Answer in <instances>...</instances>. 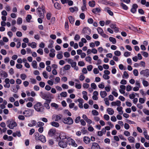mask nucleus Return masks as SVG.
Segmentation results:
<instances>
[{
	"mask_svg": "<svg viewBox=\"0 0 149 149\" xmlns=\"http://www.w3.org/2000/svg\"><path fill=\"white\" fill-rule=\"evenodd\" d=\"M59 137L60 139H64L68 137L66 135V134L63 132H61L60 133Z\"/></svg>",
	"mask_w": 149,
	"mask_h": 149,
	"instance_id": "13",
	"label": "nucleus"
},
{
	"mask_svg": "<svg viewBox=\"0 0 149 149\" xmlns=\"http://www.w3.org/2000/svg\"><path fill=\"white\" fill-rule=\"evenodd\" d=\"M120 4L121 6L124 9L127 10L128 9V7L125 4H124L123 3H121Z\"/></svg>",
	"mask_w": 149,
	"mask_h": 149,
	"instance_id": "47",
	"label": "nucleus"
},
{
	"mask_svg": "<svg viewBox=\"0 0 149 149\" xmlns=\"http://www.w3.org/2000/svg\"><path fill=\"white\" fill-rule=\"evenodd\" d=\"M141 3L142 5H145L146 7L149 6V2H146V0H141Z\"/></svg>",
	"mask_w": 149,
	"mask_h": 149,
	"instance_id": "21",
	"label": "nucleus"
},
{
	"mask_svg": "<svg viewBox=\"0 0 149 149\" xmlns=\"http://www.w3.org/2000/svg\"><path fill=\"white\" fill-rule=\"evenodd\" d=\"M60 95L61 97H66L67 96V93L66 92H62L60 94Z\"/></svg>",
	"mask_w": 149,
	"mask_h": 149,
	"instance_id": "44",
	"label": "nucleus"
},
{
	"mask_svg": "<svg viewBox=\"0 0 149 149\" xmlns=\"http://www.w3.org/2000/svg\"><path fill=\"white\" fill-rule=\"evenodd\" d=\"M138 7L137 5L136 4H134L133 5L132 8L131 9V11L132 13H134L136 11V9Z\"/></svg>",
	"mask_w": 149,
	"mask_h": 149,
	"instance_id": "11",
	"label": "nucleus"
},
{
	"mask_svg": "<svg viewBox=\"0 0 149 149\" xmlns=\"http://www.w3.org/2000/svg\"><path fill=\"white\" fill-rule=\"evenodd\" d=\"M97 31L99 34L101 35L104 38H107L108 36L106 34L104 33L102 29L100 27H98L97 28Z\"/></svg>",
	"mask_w": 149,
	"mask_h": 149,
	"instance_id": "6",
	"label": "nucleus"
},
{
	"mask_svg": "<svg viewBox=\"0 0 149 149\" xmlns=\"http://www.w3.org/2000/svg\"><path fill=\"white\" fill-rule=\"evenodd\" d=\"M35 109L37 112H42L44 111V108L42 104L40 102H38L34 106Z\"/></svg>",
	"mask_w": 149,
	"mask_h": 149,
	"instance_id": "1",
	"label": "nucleus"
},
{
	"mask_svg": "<svg viewBox=\"0 0 149 149\" xmlns=\"http://www.w3.org/2000/svg\"><path fill=\"white\" fill-rule=\"evenodd\" d=\"M61 86L62 88L64 89H67L69 87L68 86L65 84H62Z\"/></svg>",
	"mask_w": 149,
	"mask_h": 149,
	"instance_id": "59",
	"label": "nucleus"
},
{
	"mask_svg": "<svg viewBox=\"0 0 149 149\" xmlns=\"http://www.w3.org/2000/svg\"><path fill=\"white\" fill-rule=\"evenodd\" d=\"M104 118L106 120H108L110 118L109 116L107 114H105L104 116Z\"/></svg>",
	"mask_w": 149,
	"mask_h": 149,
	"instance_id": "53",
	"label": "nucleus"
},
{
	"mask_svg": "<svg viewBox=\"0 0 149 149\" xmlns=\"http://www.w3.org/2000/svg\"><path fill=\"white\" fill-rule=\"evenodd\" d=\"M91 149H100V147L97 143L93 142L92 144Z\"/></svg>",
	"mask_w": 149,
	"mask_h": 149,
	"instance_id": "9",
	"label": "nucleus"
},
{
	"mask_svg": "<svg viewBox=\"0 0 149 149\" xmlns=\"http://www.w3.org/2000/svg\"><path fill=\"white\" fill-rule=\"evenodd\" d=\"M109 41L112 42L113 44H115L116 43V40L115 38L112 37H110L109 38Z\"/></svg>",
	"mask_w": 149,
	"mask_h": 149,
	"instance_id": "33",
	"label": "nucleus"
},
{
	"mask_svg": "<svg viewBox=\"0 0 149 149\" xmlns=\"http://www.w3.org/2000/svg\"><path fill=\"white\" fill-rule=\"evenodd\" d=\"M69 10L71 12L73 13L75 11H77L78 10V8L77 7H70L69 8Z\"/></svg>",
	"mask_w": 149,
	"mask_h": 149,
	"instance_id": "25",
	"label": "nucleus"
},
{
	"mask_svg": "<svg viewBox=\"0 0 149 149\" xmlns=\"http://www.w3.org/2000/svg\"><path fill=\"white\" fill-rule=\"evenodd\" d=\"M129 75L127 72L126 71H124L122 77L123 79H127L128 78Z\"/></svg>",
	"mask_w": 149,
	"mask_h": 149,
	"instance_id": "30",
	"label": "nucleus"
},
{
	"mask_svg": "<svg viewBox=\"0 0 149 149\" xmlns=\"http://www.w3.org/2000/svg\"><path fill=\"white\" fill-rule=\"evenodd\" d=\"M6 123L7 127L10 129H13L14 127L17 126L16 123L14 121H11L10 120H8L7 121Z\"/></svg>",
	"mask_w": 149,
	"mask_h": 149,
	"instance_id": "2",
	"label": "nucleus"
},
{
	"mask_svg": "<svg viewBox=\"0 0 149 149\" xmlns=\"http://www.w3.org/2000/svg\"><path fill=\"white\" fill-rule=\"evenodd\" d=\"M83 6L81 7V10L83 12L86 9V1H83Z\"/></svg>",
	"mask_w": 149,
	"mask_h": 149,
	"instance_id": "23",
	"label": "nucleus"
},
{
	"mask_svg": "<svg viewBox=\"0 0 149 149\" xmlns=\"http://www.w3.org/2000/svg\"><path fill=\"white\" fill-rule=\"evenodd\" d=\"M40 95L42 98L46 100H49V96L46 93H44L42 92H40Z\"/></svg>",
	"mask_w": 149,
	"mask_h": 149,
	"instance_id": "7",
	"label": "nucleus"
},
{
	"mask_svg": "<svg viewBox=\"0 0 149 149\" xmlns=\"http://www.w3.org/2000/svg\"><path fill=\"white\" fill-rule=\"evenodd\" d=\"M88 5L90 7H93L95 5V2L93 1H90L88 2Z\"/></svg>",
	"mask_w": 149,
	"mask_h": 149,
	"instance_id": "37",
	"label": "nucleus"
},
{
	"mask_svg": "<svg viewBox=\"0 0 149 149\" xmlns=\"http://www.w3.org/2000/svg\"><path fill=\"white\" fill-rule=\"evenodd\" d=\"M108 113L110 115H112L114 113V111L113 109L109 108L107 110Z\"/></svg>",
	"mask_w": 149,
	"mask_h": 149,
	"instance_id": "19",
	"label": "nucleus"
},
{
	"mask_svg": "<svg viewBox=\"0 0 149 149\" xmlns=\"http://www.w3.org/2000/svg\"><path fill=\"white\" fill-rule=\"evenodd\" d=\"M99 2L101 3L107 4L108 3L107 1L106 0H100Z\"/></svg>",
	"mask_w": 149,
	"mask_h": 149,
	"instance_id": "55",
	"label": "nucleus"
},
{
	"mask_svg": "<svg viewBox=\"0 0 149 149\" xmlns=\"http://www.w3.org/2000/svg\"><path fill=\"white\" fill-rule=\"evenodd\" d=\"M80 37L79 35L77 34H76L75 35L74 38V39L75 41H78L80 39Z\"/></svg>",
	"mask_w": 149,
	"mask_h": 149,
	"instance_id": "40",
	"label": "nucleus"
},
{
	"mask_svg": "<svg viewBox=\"0 0 149 149\" xmlns=\"http://www.w3.org/2000/svg\"><path fill=\"white\" fill-rule=\"evenodd\" d=\"M20 77L22 80H24L26 77V76L25 74H21L20 75Z\"/></svg>",
	"mask_w": 149,
	"mask_h": 149,
	"instance_id": "50",
	"label": "nucleus"
},
{
	"mask_svg": "<svg viewBox=\"0 0 149 149\" xmlns=\"http://www.w3.org/2000/svg\"><path fill=\"white\" fill-rule=\"evenodd\" d=\"M141 53L142 55L145 57H148V54L147 52H141Z\"/></svg>",
	"mask_w": 149,
	"mask_h": 149,
	"instance_id": "54",
	"label": "nucleus"
},
{
	"mask_svg": "<svg viewBox=\"0 0 149 149\" xmlns=\"http://www.w3.org/2000/svg\"><path fill=\"white\" fill-rule=\"evenodd\" d=\"M133 73L135 76H137L138 74V70L136 69H134L133 71Z\"/></svg>",
	"mask_w": 149,
	"mask_h": 149,
	"instance_id": "62",
	"label": "nucleus"
},
{
	"mask_svg": "<svg viewBox=\"0 0 149 149\" xmlns=\"http://www.w3.org/2000/svg\"><path fill=\"white\" fill-rule=\"evenodd\" d=\"M92 11L93 13L96 14L99 13L101 11V9L99 8H97L93 9Z\"/></svg>",
	"mask_w": 149,
	"mask_h": 149,
	"instance_id": "18",
	"label": "nucleus"
},
{
	"mask_svg": "<svg viewBox=\"0 0 149 149\" xmlns=\"http://www.w3.org/2000/svg\"><path fill=\"white\" fill-rule=\"evenodd\" d=\"M121 102L120 101L117 100L116 102H113L111 103L112 106H120L121 105Z\"/></svg>",
	"mask_w": 149,
	"mask_h": 149,
	"instance_id": "15",
	"label": "nucleus"
},
{
	"mask_svg": "<svg viewBox=\"0 0 149 149\" xmlns=\"http://www.w3.org/2000/svg\"><path fill=\"white\" fill-rule=\"evenodd\" d=\"M31 46L33 48H35L36 47V43L35 42H32L31 44H30Z\"/></svg>",
	"mask_w": 149,
	"mask_h": 149,
	"instance_id": "64",
	"label": "nucleus"
},
{
	"mask_svg": "<svg viewBox=\"0 0 149 149\" xmlns=\"http://www.w3.org/2000/svg\"><path fill=\"white\" fill-rule=\"evenodd\" d=\"M32 65L34 68L36 69L37 67V63L36 61H33L32 63Z\"/></svg>",
	"mask_w": 149,
	"mask_h": 149,
	"instance_id": "32",
	"label": "nucleus"
},
{
	"mask_svg": "<svg viewBox=\"0 0 149 149\" xmlns=\"http://www.w3.org/2000/svg\"><path fill=\"white\" fill-rule=\"evenodd\" d=\"M92 113L94 116H97L98 115L99 113L98 111L95 110H93L92 111Z\"/></svg>",
	"mask_w": 149,
	"mask_h": 149,
	"instance_id": "46",
	"label": "nucleus"
},
{
	"mask_svg": "<svg viewBox=\"0 0 149 149\" xmlns=\"http://www.w3.org/2000/svg\"><path fill=\"white\" fill-rule=\"evenodd\" d=\"M17 24H21L22 22V18L20 17H19L17 19Z\"/></svg>",
	"mask_w": 149,
	"mask_h": 149,
	"instance_id": "58",
	"label": "nucleus"
},
{
	"mask_svg": "<svg viewBox=\"0 0 149 149\" xmlns=\"http://www.w3.org/2000/svg\"><path fill=\"white\" fill-rule=\"evenodd\" d=\"M56 132V130L54 129H50L48 132V135L52 137L54 135Z\"/></svg>",
	"mask_w": 149,
	"mask_h": 149,
	"instance_id": "12",
	"label": "nucleus"
},
{
	"mask_svg": "<svg viewBox=\"0 0 149 149\" xmlns=\"http://www.w3.org/2000/svg\"><path fill=\"white\" fill-rule=\"evenodd\" d=\"M130 55V53L128 52H125L124 54V56L126 57L129 56Z\"/></svg>",
	"mask_w": 149,
	"mask_h": 149,
	"instance_id": "56",
	"label": "nucleus"
},
{
	"mask_svg": "<svg viewBox=\"0 0 149 149\" xmlns=\"http://www.w3.org/2000/svg\"><path fill=\"white\" fill-rule=\"evenodd\" d=\"M135 96L134 93L133 92L131 94H130L129 95V97L130 99H134Z\"/></svg>",
	"mask_w": 149,
	"mask_h": 149,
	"instance_id": "52",
	"label": "nucleus"
},
{
	"mask_svg": "<svg viewBox=\"0 0 149 149\" xmlns=\"http://www.w3.org/2000/svg\"><path fill=\"white\" fill-rule=\"evenodd\" d=\"M123 107H118L117 108V110L119 112V113L120 114H122L123 113V111H122Z\"/></svg>",
	"mask_w": 149,
	"mask_h": 149,
	"instance_id": "31",
	"label": "nucleus"
},
{
	"mask_svg": "<svg viewBox=\"0 0 149 149\" xmlns=\"http://www.w3.org/2000/svg\"><path fill=\"white\" fill-rule=\"evenodd\" d=\"M31 18V16L30 15H28L26 18V20L27 22H29Z\"/></svg>",
	"mask_w": 149,
	"mask_h": 149,
	"instance_id": "43",
	"label": "nucleus"
},
{
	"mask_svg": "<svg viewBox=\"0 0 149 149\" xmlns=\"http://www.w3.org/2000/svg\"><path fill=\"white\" fill-rule=\"evenodd\" d=\"M105 10L111 16H112L113 15V13L112 12L109 8H105Z\"/></svg>",
	"mask_w": 149,
	"mask_h": 149,
	"instance_id": "27",
	"label": "nucleus"
},
{
	"mask_svg": "<svg viewBox=\"0 0 149 149\" xmlns=\"http://www.w3.org/2000/svg\"><path fill=\"white\" fill-rule=\"evenodd\" d=\"M37 125L36 126V127H42L44 125V123L41 122H38L37 123Z\"/></svg>",
	"mask_w": 149,
	"mask_h": 149,
	"instance_id": "38",
	"label": "nucleus"
},
{
	"mask_svg": "<svg viewBox=\"0 0 149 149\" xmlns=\"http://www.w3.org/2000/svg\"><path fill=\"white\" fill-rule=\"evenodd\" d=\"M51 124L52 126L56 127H58L59 126V124L58 123L56 122H51Z\"/></svg>",
	"mask_w": 149,
	"mask_h": 149,
	"instance_id": "29",
	"label": "nucleus"
},
{
	"mask_svg": "<svg viewBox=\"0 0 149 149\" xmlns=\"http://www.w3.org/2000/svg\"><path fill=\"white\" fill-rule=\"evenodd\" d=\"M68 19L70 22L72 24H73L74 22V18L72 16H70L68 17Z\"/></svg>",
	"mask_w": 149,
	"mask_h": 149,
	"instance_id": "28",
	"label": "nucleus"
},
{
	"mask_svg": "<svg viewBox=\"0 0 149 149\" xmlns=\"http://www.w3.org/2000/svg\"><path fill=\"white\" fill-rule=\"evenodd\" d=\"M73 140L71 138L68 137L67 139V143L69 145H71L73 142Z\"/></svg>",
	"mask_w": 149,
	"mask_h": 149,
	"instance_id": "26",
	"label": "nucleus"
},
{
	"mask_svg": "<svg viewBox=\"0 0 149 149\" xmlns=\"http://www.w3.org/2000/svg\"><path fill=\"white\" fill-rule=\"evenodd\" d=\"M64 56L66 58H68L70 56V53L68 52H65L64 54Z\"/></svg>",
	"mask_w": 149,
	"mask_h": 149,
	"instance_id": "61",
	"label": "nucleus"
},
{
	"mask_svg": "<svg viewBox=\"0 0 149 149\" xmlns=\"http://www.w3.org/2000/svg\"><path fill=\"white\" fill-rule=\"evenodd\" d=\"M142 84L144 87H147L149 85L148 82L144 79L142 81Z\"/></svg>",
	"mask_w": 149,
	"mask_h": 149,
	"instance_id": "36",
	"label": "nucleus"
},
{
	"mask_svg": "<svg viewBox=\"0 0 149 149\" xmlns=\"http://www.w3.org/2000/svg\"><path fill=\"white\" fill-rule=\"evenodd\" d=\"M61 115H56V118L55 120L56 121H58L61 119Z\"/></svg>",
	"mask_w": 149,
	"mask_h": 149,
	"instance_id": "39",
	"label": "nucleus"
},
{
	"mask_svg": "<svg viewBox=\"0 0 149 149\" xmlns=\"http://www.w3.org/2000/svg\"><path fill=\"white\" fill-rule=\"evenodd\" d=\"M60 78L59 77H56L55 79V84H57L60 81Z\"/></svg>",
	"mask_w": 149,
	"mask_h": 149,
	"instance_id": "45",
	"label": "nucleus"
},
{
	"mask_svg": "<svg viewBox=\"0 0 149 149\" xmlns=\"http://www.w3.org/2000/svg\"><path fill=\"white\" fill-rule=\"evenodd\" d=\"M54 6L55 8L57 9H59L60 8V5L58 3H55Z\"/></svg>",
	"mask_w": 149,
	"mask_h": 149,
	"instance_id": "49",
	"label": "nucleus"
},
{
	"mask_svg": "<svg viewBox=\"0 0 149 149\" xmlns=\"http://www.w3.org/2000/svg\"><path fill=\"white\" fill-rule=\"evenodd\" d=\"M71 68L70 66L69 65H65L64 67V69L65 70H68L70 69Z\"/></svg>",
	"mask_w": 149,
	"mask_h": 149,
	"instance_id": "41",
	"label": "nucleus"
},
{
	"mask_svg": "<svg viewBox=\"0 0 149 149\" xmlns=\"http://www.w3.org/2000/svg\"><path fill=\"white\" fill-rule=\"evenodd\" d=\"M91 87L92 89H96L97 88V86L96 84L94 83H92L91 84Z\"/></svg>",
	"mask_w": 149,
	"mask_h": 149,
	"instance_id": "57",
	"label": "nucleus"
},
{
	"mask_svg": "<svg viewBox=\"0 0 149 149\" xmlns=\"http://www.w3.org/2000/svg\"><path fill=\"white\" fill-rule=\"evenodd\" d=\"M85 60L87 62H89L90 64L91 63V61L92 60V58L90 56H88L86 57L85 58Z\"/></svg>",
	"mask_w": 149,
	"mask_h": 149,
	"instance_id": "35",
	"label": "nucleus"
},
{
	"mask_svg": "<svg viewBox=\"0 0 149 149\" xmlns=\"http://www.w3.org/2000/svg\"><path fill=\"white\" fill-rule=\"evenodd\" d=\"M81 117L80 116H79L77 117L75 120V122L76 123H79Z\"/></svg>",
	"mask_w": 149,
	"mask_h": 149,
	"instance_id": "51",
	"label": "nucleus"
},
{
	"mask_svg": "<svg viewBox=\"0 0 149 149\" xmlns=\"http://www.w3.org/2000/svg\"><path fill=\"white\" fill-rule=\"evenodd\" d=\"M114 54L116 56H119L121 55V52L119 51H116L114 52Z\"/></svg>",
	"mask_w": 149,
	"mask_h": 149,
	"instance_id": "48",
	"label": "nucleus"
},
{
	"mask_svg": "<svg viewBox=\"0 0 149 149\" xmlns=\"http://www.w3.org/2000/svg\"><path fill=\"white\" fill-rule=\"evenodd\" d=\"M51 105L52 107H54L56 109L58 107V105L55 103H52Z\"/></svg>",
	"mask_w": 149,
	"mask_h": 149,
	"instance_id": "42",
	"label": "nucleus"
},
{
	"mask_svg": "<svg viewBox=\"0 0 149 149\" xmlns=\"http://www.w3.org/2000/svg\"><path fill=\"white\" fill-rule=\"evenodd\" d=\"M57 57L58 59H61L63 58V56L61 54L59 53L57 55Z\"/></svg>",
	"mask_w": 149,
	"mask_h": 149,
	"instance_id": "63",
	"label": "nucleus"
},
{
	"mask_svg": "<svg viewBox=\"0 0 149 149\" xmlns=\"http://www.w3.org/2000/svg\"><path fill=\"white\" fill-rule=\"evenodd\" d=\"M100 95L102 98H104L107 95V93L105 91H101L100 93Z\"/></svg>",
	"mask_w": 149,
	"mask_h": 149,
	"instance_id": "20",
	"label": "nucleus"
},
{
	"mask_svg": "<svg viewBox=\"0 0 149 149\" xmlns=\"http://www.w3.org/2000/svg\"><path fill=\"white\" fill-rule=\"evenodd\" d=\"M128 140L130 142L134 143V142L135 139L132 136H130L128 138Z\"/></svg>",
	"mask_w": 149,
	"mask_h": 149,
	"instance_id": "34",
	"label": "nucleus"
},
{
	"mask_svg": "<svg viewBox=\"0 0 149 149\" xmlns=\"http://www.w3.org/2000/svg\"><path fill=\"white\" fill-rule=\"evenodd\" d=\"M63 123L68 125H70L73 123V120L72 118L70 117L64 118L63 119Z\"/></svg>",
	"mask_w": 149,
	"mask_h": 149,
	"instance_id": "3",
	"label": "nucleus"
},
{
	"mask_svg": "<svg viewBox=\"0 0 149 149\" xmlns=\"http://www.w3.org/2000/svg\"><path fill=\"white\" fill-rule=\"evenodd\" d=\"M71 67L72 68H74V69L77 71L78 70L79 68L78 67L76 66L77 65V63L76 62L74 61H73L70 64Z\"/></svg>",
	"mask_w": 149,
	"mask_h": 149,
	"instance_id": "16",
	"label": "nucleus"
},
{
	"mask_svg": "<svg viewBox=\"0 0 149 149\" xmlns=\"http://www.w3.org/2000/svg\"><path fill=\"white\" fill-rule=\"evenodd\" d=\"M23 114L26 117H30L32 116V111L29 110H25L23 112Z\"/></svg>",
	"mask_w": 149,
	"mask_h": 149,
	"instance_id": "8",
	"label": "nucleus"
},
{
	"mask_svg": "<svg viewBox=\"0 0 149 149\" xmlns=\"http://www.w3.org/2000/svg\"><path fill=\"white\" fill-rule=\"evenodd\" d=\"M83 141L86 144H88L91 141L90 139L87 136H84L83 138Z\"/></svg>",
	"mask_w": 149,
	"mask_h": 149,
	"instance_id": "17",
	"label": "nucleus"
},
{
	"mask_svg": "<svg viewBox=\"0 0 149 149\" xmlns=\"http://www.w3.org/2000/svg\"><path fill=\"white\" fill-rule=\"evenodd\" d=\"M13 136L15 137L16 136H17L18 137L21 136V134L20 131H17L13 133Z\"/></svg>",
	"mask_w": 149,
	"mask_h": 149,
	"instance_id": "24",
	"label": "nucleus"
},
{
	"mask_svg": "<svg viewBox=\"0 0 149 149\" xmlns=\"http://www.w3.org/2000/svg\"><path fill=\"white\" fill-rule=\"evenodd\" d=\"M58 145L60 147L64 148L67 146V143L66 142L61 140L58 142Z\"/></svg>",
	"mask_w": 149,
	"mask_h": 149,
	"instance_id": "10",
	"label": "nucleus"
},
{
	"mask_svg": "<svg viewBox=\"0 0 149 149\" xmlns=\"http://www.w3.org/2000/svg\"><path fill=\"white\" fill-rule=\"evenodd\" d=\"M140 74L143 75V76L147 77H149V69H146L145 70H143L140 72Z\"/></svg>",
	"mask_w": 149,
	"mask_h": 149,
	"instance_id": "4",
	"label": "nucleus"
},
{
	"mask_svg": "<svg viewBox=\"0 0 149 149\" xmlns=\"http://www.w3.org/2000/svg\"><path fill=\"white\" fill-rule=\"evenodd\" d=\"M78 65L80 66H83L84 65L85 63L83 61H80L78 63Z\"/></svg>",
	"mask_w": 149,
	"mask_h": 149,
	"instance_id": "60",
	"label": "nucleus"
},
{
	"mask_svg": "<svg viewBox=\"0 0 149 149\" xmlns=\"http://www.w3.org/2000/svg\"><path fill=\"white\" fill-rule=\"evenodd\" d=\"M51 101V99H50L49 100L46 101V102L44 103V105L46 109H50V107L49 106V104Z\"/></svg>",
	"mask_w": 149,
	"mask_h": 149,
	"instance_id": "14",
	"label": "nucleus"
},
{
	"mask_svg": "<svg viewBox=\"0 0 149 149\" xmlns=\"http://www.w3.org/2000/svg\"><path fill=\"white\" fill-rule=\"evenodd\" d=\"M40 140L43 143H45L46 142L45 137L43 135H40Z\"/></svg>",
	"mask_w": 149,
	"mask_h": 149,
	"instance_id": "22",
	"label": "nucleus"
},
{
	"mask_svg": "<svg viewBox=\"0 0 149 149\" xmlns=\"http://www.w3.org/2000/svg\"><path fill=\"white\" fill-rule=\"evenodd\" d=\"M91 32V30L88 27H85L83 28L82 31L81 33L86 35H89Z\"/></svg>",
	"mask_w": 149,
	"mask_h": 149,
	"instance_id": "5",
	"label": "nucleus"
}]
</instances>
